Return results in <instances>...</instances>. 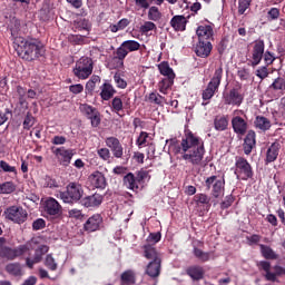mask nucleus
I'll return each mask as SVG.
<instances>
[{
    "instance_id": "1",
    "label": "nucleus",
    "mask_w": 285,
    "mask_h": 285,
    "mask_svg": "<svg viewBox=\"0 0 285 285\" xmlns=\"http://www.w3.org/2000/svg\"><path fill=\"white\" fill-rule=\"evenodd\" d=\"M173 153L179 155L180 159L188 161L191 166H202L204 155H206L204 139L194 135L190 130L186 131L180 144L174 145Z\"/></svg>"
},
{
    "instance_id": "2",
    "label": "nucleus",
    "mask_w": 285,
    "mask_h": 285,
    "mask_svg": "<svg viewBox=\"0 0 285 285\" xmlns=\"http://www.w3.org/2000/svg\"><path fill=\"white\" fill-rule=\"evenodd\" d=\"M19 35V29L11 28V37H13V48L16 52L24 59L26 61H35V59H39V57H43V46L40 45L37 40H27L26 38Z\"/></svg>"
},
{
    "instance_id": "3",
    "label": "nucleus",
    "mask_w": 285,
    "mask_h": 285,
    "mask_svg": "<svg viewBox=\"0 0 285 285\" xmlns=\"http://www.w3.org/2000/svg\"><path fill=\"white\" fill-rule=\"evenodd\" d=\"M141 48V45L137 40H126L120 47L115 50V47H110V50H114L110 56L109 66L115 70L117 68H124V60L128 57V52H137Z\"/></svg>"
},
{
    "instance_id": "4",
    "label": "nucleus",
    "mask_w": 285,
    "mask_h": 285,
    "mask_svg": "<svg viewBox=\"0 0 285 285\" xmlns=\"http://www.w3.org/2000/svg\"><path fill=\"white\" fill-rule=\"evenodd\" d=\"M6 238L0 237V257H2V259H9V262H12L17 259V257H21L22 255H26V253H30V250H32V242L19 245L16 248L6 246Z\"/></svg>"
},
{
    "instance_id": "5",
    "label": "nucleus",
    "mask_w": 285,
    "mask_h": 285,
    "mask_svg": "<svg viewBox=\"0 0 285 285\" xmlns=\"http://www.w3.org/2000/svg\"><path fill=\"white\" fill-rule=\"evenodd\" d=\"M56 197L61 199L63 204H75L83 197V188L77 183H70L66 191H58Z\"/></svg>"
},
{
    "instance_id": "6",
    "label": "nucleus",
    "mask_w": 285,
    "mask_h": 285,
    "mask_svg": "<svg viewBox=\"0 0 285 285\" xmlns=\"http://www.w3.org/2000/svg\"><path fill=\"white\" fill-rule=\"evenodd\" d=\"M224 77V68L218 67L205 90H203L202 97L204 101H210L215 97L216 92H219V86H222V79Z\"/></svg>"
},
{
    "instance_id": "7",
    "label": "nucleus",
    "mask_w": 285,
    "mask_h": 285,
    "mask_svg": "<svg viewBox=\"0 0 285 285\" xmlns=\"http://www.w3.org/2000/svg\"><path fill=\"white\" fill-rule=\"evenodd\" d=\"M237 179H242L243 181H248V179H253V166L250 163L242 156L236 157L235 161V171Z\"/></svg>"
},
{
    "instance_id": "8",
    "label": "nucleus",
    "mask_w": 285,
    "mask_h": 285,
    "mask_svg": "<svg viewBox=\"0 0 285 285\" xmlns=\"http://www.w3.org/2000/svg\"><path fill=\"white\" fill-rule=\"evenodd\" d=\"M94 62H92V58H88V57H81L77 62L76 66L72 70L75 77H77V79H88V77H90V75H92V70H94Z\"/></svg>"
},
{
    "instance_id": "9",
    "label": "nucleus",
    "mask_w": 285,
    "mask_h": 285,
    "mask_svg": "<svg viewBox=\"0 0 285 285\" xmlns=\"http://www.w3.org/2000/svg\"><path fill=\"white\" fill-rule=\"evenodd\" d=\"M257 267L259 268V271H264L265 272V279L266 282H279V279H277V277H282V275H285V268L279 266V265H275L273 267V269L275 272H271V262L267 261H261L257 263Z\"/></svg>"
},
{
    "instance_id": "10",
    "label": "nucleus",
    "mask_w": 285,
    "mask_h": 285,
    "mask_svg": "<svg viewBox=\"0 0 285 285\" xmlns=\"http://www.w3.org/2000/svg\"><path fill=\"white\" fill-rule=\"evenodd\" d=\"M205 186L207 190L212 188V197L214 199H219V197H224V190L226 186V180L223 178H217V176H209L205 180Z\"/></svg>"
},
{
    "instance_id": "11",
    "label": "nucleus",
    "mask_w": 285,
    "mask_h": 285,
    "mask_svg": "<svg viewBox=\"0 0 285 285\" xmlns=\"http://www.w3.org/2000/svg\"><path fill=\"white\" fill-rule=\"evenodd\" d=\"M4 216L13 224H23L28 219V212L23 207L11 206L4 210Z\"/></svg>"
},
{
    "instance_id": "12",
    "label": "nucleus",
    "mask_w": 285,
    "mask_h": 285,
    "mask_svg": "<svg viewBox=\"0 0 285 285\" xmlns=\"http://www.w3.org/2000/svg\"><path fill=\"white\" fill-rule=\"evenodd\" d=\"M266 52V42L263 39H257L252 43V61L250 66L255 68L262 63L264 53Z\"/></svg>"
},
{
    "instance_id": "13",
    "label": "nucleus",
    "mask_w": 285,
    "mask_h": 285,
    "mask_svg": "<svg viewBox=\"0 0 285 285\" xmlns=\"http://www.w3.org/2000/svg\"><path fill=\"white\" fill-rule=\"evenodd\" d=\"M223 101L225 106H242L244 104V95L239 91V88H232L229 91L223 94Z\"/></svg>"
},
{
    "instance_id": "14",
    "label": "nucleus",
    "mask_w": 285,
    "mask_h": 285,
    "mask_svg": "<svg viewBox=\"0 0 285 285\" xmlns=\"http://www.w3.org/2000/svg\"><path fill=\"white\" fill-rule=\"evenodd\" d=\"M51 150L61 166H70V161H72V157H75V149H66V147H52Z\"/></svg>"
},
{
    "instance_id": "15",
    "label": "nucleus",
    "mask_w": 285,
    "mask_h": 285,
    "mask_svg": "<svg viewBox=\"0 0 285 285\" xmlns=\"http://www.w3.org/2000/svg\"><path fill=\"white\" fill-rule=\"evenodd\" d=\"M80 111L82 112V115L87 117V119H90L91 126H94V128H97V126L101 124V116L99 115V111L97 110V108L90 105L83 104V105H80Z\"/></svg>"
},
{
    "instance_id": "16",
    "label": "nucleus",
    "mask_w": 285,
    "mask_h": 285,
    "mask_svg": "<svg viewBox=\"0 0 285 285\" xmlns=\"http://www.w3.org/2000/svg\"><path fill=\"white\" fill-rule=\"evenodd\" d=\"M198 41H215V30L210 24H200L196 29Z\"/></svg>"
},
{
    "instance_id": "17",
    "label": "nucleus",
    "mask_w": 285,
    "mask_h": 285,
    "mask_svg": "<svg viewBox=\"0 0 285 285\" xmlns=\"http://www.w3.org/2000/svg\"><path fill=\"white\" fill-rule=\"evenodd\" d=\"M102 225L104 217H101V214H95L86 220V223L83 224V229L87 233H95L97 230H100Z\"/></svg>"
},
{
    "instance_id": "18",
    "label": "nucleus",
    "mask_w": 285,
    "mask_h": 285,
    "mask_svg": "<svg viewBox=\"0 0 285 285\" xmlns=\"http://www.w3.org/2000/svg\"><path fill=\"white\" fill-rule=\"evenodd\" d=\"M210 52H213V42L198 40L195 47L196 57H200V59H208Z\"/></svg>"
},
{
    "instance_id": "19",
    "label": "nucleus",
    "mask_w": 285,
    "mask_h": 285,
    "mask_svg": "<svg viewBox=\"0 0 285 285\" xmlns=\"http://www.w3.org/2000/svg\"><path fill=\"white\" fill-rule=\"evenodd\" d=\"M108 148L115 159L124 158V145L115 137L108 138Z\"/></svg>"
},
{
    "instance_id": "20",
    "label": "nucleus",
    "mask_w": 285,
    "mask_h": 285,
    "mask_svg": "<svg viewBox=\"0 0 285 285\" xmlns=\"http://www.w3.org/2000/svg\"><path fill=\"white\" fill-rule=\"evenodd\" d=\"M45 213L50 217H59L62 213L61 205L55 198H48L45 202Z\"/></svg>"
},
{
    "instance_id": "21",
    "label": "nucleus",
    "mask_w": 285,
    "mask_h": 285,
    "mask_svg": "<svg viewBox=\"0 0 285 285\" xmlns=\"http://www.w3.org/2000/svg\"><path fill=\"white\" fill-rule=\"evenodd\" d=\"M232 128L236 135L244 137L248 132V121L240 116H236L232 119Z\"/></svg>"
},
{
    "instance_id": "22",
    "label": "nucleus",
    "mask_w": 285,
    "mask_h": 285,
    "mask_svg": "<svg viewBox=\"0 0 285 285\" xmlns=\"http://www.w3.org/2000/svg\"><path fill=\"white\" fill-rule=\"evenodd\" d=\"M256 137L257 135L255 134V130L247 131L243 142V150L245 155H250V153H253V148L257 146Z\"/></svg>"
},
{
    "instance_id": "23",
    "label": "nucleus",
    "mask_w": 285,
    "mask_h": 285,
    "mask_svg": "<svg viewBox=\"0 0 285 285\" xmlns=\"http://www.w3.org/2000/svg\"><path fill=\"white\" fill-rule=\"evenodd\" d=\"M49 247L48 245H41L39 248L36 249L33 258L27 257L26 258V264L28 268H32L35 264H39L41 262L43 255L48 253Z\"/></svg>"
},
{
    "instance_id": "24",
    "label": "nucleus",
    "mask_w": 285,
    "mask_h": 285,
    "mask_svg": "<svg viewBox=\"0 0 285 285\" xmlns=\"http://www.w3.org/2000/svg\"><path fill=\"white\" fill-rule=\"evenodd\" d=\"M187 23L188 19H186L184 16H174L169 21V24L175 32L186 31Z\"/></svg>"
},
{
    "instance_id": "25",
    "label": "nucleus",
    "mask_w": 285,
    "mask_h": 285,
    "mask_svg": "<svg viewBox=\"0 0 285 285\" xmlns=\"http://www.w3.org/2000/svg\"><path fill=\"white\" fill-rule=\"evenodd\" d=\"M186 275L193 279V282H200V279H204V275H206V272L204 271V267L199 265H191L187 267Z\"/></svg>"
},
{
    "instance_id": "26",
    "label": "nucleus",
    "mask_w": 285,
    "mask_h": 285,
    "mask_svg": "<svg viewBox=\"0 0 285 285\" xmlns=\"http://www.w3.org/2000/svg\"><path fill=\"white\" fill-rule=\"evenodd\" d=\"M146 275L156 279L161 275V259L160 261H150L145 271Z\"/></svg>"
},
{
    "instance_id": "27",
    "label": "nucleus",
    "mask_w": 285,
    "mask_h": 285,
    "mask_svg": "<svg viewBox=\"0 0 285 285\" xmlns=\"http://www.w3.org/2000/svg\"><path fill=\"white\" fill-rule=\"evenodd\" d=\"M144 257L146 259H150V262H159L161 261V254L157 252L155 246L147 244L142 246Z\"/></svg>"
},
{
    "instance_id": "28",
    "label": "nucleus",
    "mask_w": 285,
    "mask_h": 285,
    "mask_svg": "<svg viewBox=\"0 0 285 285\" xmlns=\"http://www.w3.org/2000/svg\"><path fill=\"white\" fill-rule=\"evenodd\" d=\"M89 181L94 186V188H100V189L106 188V176H104L101 171H94L89 176Z\"/></svg>"
},
{
    "instance_id": "29",
    "label": "nucleus",
    "mask_w": 285,
    "mask_h": 285,
    "mask_svg": "<svg viewBox=\"0 0 285 285\" xmlns=\"http://www.w3.org/2000/svg\"><path fill=\"white\" fill-rule=\"evenodd\" d=\"M101 202L104 198L99 194H94L91 196H87L82 199L81 204L85 208H95L97 206H101Z\"/></svg>"
},
{
    "instance_id": "30",
    "label": "nucleus",
    "mask_w": 285,
    "mask_h": 285,
    "mask_svg": "<svg viewBox=\"0 0 285 285\" xmlns=\"http://www.w3.org/2000/svg\"><path fill=\"white\" fill-rule=\"evenodd\" d=\"M277 157H279V142H273L267 149L265 164H273L277 160Z\"/></svg>"
},
{
    "instance_id": "31",
    "label": "nucleus",
    "mask_w": 285,
    "mask_h": 285,
    "mask_svg": "<svg viewBox=\"0 0 285 285\" xmlns=\"http://www.w3.org/2000/svg\"><path fill=\"white\" fill-rule=\"evenodd\" d=\"M4 271L12 275L13 277H22L23 276V267H21L20 263H9L6 265Z\"/></svg>"
},
{
    "instance_id": "32",
    "label": "nucleus",
    "mask_w": 285,
    "mask_h": 285,
    "mask_svg": "<svg viewBox=\"0 0 285 285\" xmlns=\"http://www.w3.org/2000/svg\"><path fill=\"white\" fill-rule=\"evenodd\" d=\"M137 284V276L132 269L125 271L120 275V285H135Z\"/></svg>"
},
{
    "instance_id": "33",
    "label": "nucleus",
    "mask_w": 285,
    "mask_h": 285,
    "mask_svg": "<svg viewBox=\"0 0 285 285\" xmlns=\"http://www.w3.org/2000/svg\"><path fill=\"white\" fill-rule=\"evenodd\" d=\"M254 126L258 130L266 132V130H271V120L264 116H256L254 120Z\"/></svg>"
},
{
    "instance_id": "34",
    "label": "nucleus",
    "mask_w": 285,
    "mask_h": 285,
    "mask_svg": "<svg viewBox=\"0 0 285 285\" xmlns=\"http://www.w3.org/2000/svg\"><path fill=\"white\" fill-rule=\"evenodd\" d=\"M214 128L218 132L228 130V116H216L214 119Z\"/></svg>"
},
{
    "instance_id": "35",
    "label": "nucleus",
    "mask_w": 285,
    "mask_h": 285,
    "mask_svg": "<svg viewBox=\"0 0 285 285\" xmlns=\"http://www.w3.org/2000/svg\"><path fill=\"white\" fill-rule=\"evenodd\" d=\"M139 183H137V177L135 176V174L132 173H128L125 177H124V185L126 186V188H128L129 190H139Z\"/></svg>"
},
{
    "instance_id": "36",
    "label": "nucleus",
    "mask_w": 285,
    "mask_h": 285,
    "mask_svg": "<svg viewBox=\"0 0 285 285\" xmlns=\"http://www.w3.org/2000/svg\"><path fill=\"white\" fill-rule=\"evenodd\" d=\"M173 83H175L174 77L164 78L161 81L158 82V90L163 95H168L169 88H173Z\"/></svg>"
},
{
    "instance_id": "37",
    "label": "nucleus",
    "mask_w": 285,
    "mask_h": 285,
    "mask_svg": "<svg viewBox=\"0 0 285 285\" xmlns=\"http://www.w3.org/2000/svg\"><path fill=\"white\" fill-rule=\"evenodd\" d=\"M261 246V253L264 257V259H279V255L271 248V246L267 245H259Z\"/></svg>"
},
{
    "instance_id": "38",
    "label": "nucleus",
    "mask_w": 285,
    "mask_h": 285,
    "mask_svg": "<svg viewBox=\"0 0 285 285\" xmlns=\"http://www.w3.org/2000/svg\"><path fill=\"white\" fill-rule=\"evenodd\" d=\"M158 70L160 72V75H163L164 77H174L175 78V71L173 70V68H170V65L168 63V61H163L158 65Z\"/></svg>"
},
{
    "instance_id": "39",
    "label": "nucleus",
    "mask_w": 285,
    "mask_h": 285,
    "mask_svg": "<svg viewBox=\"0 0 285 285\" xmlns=\"http://www.w3.org/2000/svg\"><path fill=\"white\" fill-rule=\"evenodd\" d=\"M97 83H101V78L99 76H92L86 83L85 90L87 95H92Z\"/></svg>"
},
{
    "instance_id": "40",
    "label": "nucleus",
    "mask_w": 285,
    "mask_h": 285,
    "mask_svg": "<svg viewBox=\"0 0 285 285\" xmlns=\"http://www.w3.org/2000/svg\"><path fill=\"white\" fill-rule=\"evenodd\" d=\"M194 204H196V206L210 207V196H208L206 194H196L194 196Z\"/></svg>"
},
{
    "instance_id": "41",
    "label": "nucleus",
    "mask_w": 285,
    "mask_h": 285,
    "mask_svg": "<svg viewBox=\"0 0 285 285\" xmlns=\"http://www.w3.org/2000/svg\"><path fill=\"white\" fill-rule=\"evenodd\" d=\"M111 112H116V115H119L121 110H124V100L119 96H116L111 104L109 105Z\"/></svg>"
},
{
    "instance_id": "42",
    "label": "nucleus",
    "mask_w": 285,
    "mask_h": 285,
    "mask_svg": "<svg viewBox=\"0 0 285 285\" xmlns=\"http://www.w3.org/2000/svg\"><path fill=\"white\" fill-rule=\"evenodd\" d=\"M147 17L149 19V21H160L161 20V11H159V8L158 7H149V10H148V13H147Z\"/></svg>"
},
{
    "instance_id": "43",
    "label": "nucleus",
    "mask_w": 285,
    "mask_h": 285,
    "mask_svg": "<svg viewBox=\"0 0 285 285\" xmlns=\"http://www.w3.org/2000/svg\"><path fill=\"white\" fill-rule=\"evenodd\" d=\"M17 190V185L12 181L0 184V195H10Z\"/></svg>"
},
{
    "instance_id": "44",
    "label": "nucleus",
    "mask_w": 285,
    "mask_h": 285,
    "mask_svg": "<svg viewBox=\"0 0 285 285\" xmlns=\"http://www.w3.org/2000/svg\"><path fill=\"white\" fill-rule=\"evenodd\" d=\"M269 90H276L284 92L285 90V78L278 77L276 78L273 83L269 86Z\"/></svg>"
},
{
    "instance_id": "45",
    "label": "nucleus",
    "mask_w": 285,
    "mask_h": 285,
    "mask_svg": "<svg viewBox=\"0 0 285 285\" xmlns=\"http://www.w3.org/2000/svg\"><path fill=\"white\" fill-rule=\"evenodd\" d=\"M149 101L150 104H156V106H164V104H166V97L156 94V92H151L149 94Z\"/></svg>"
},
{
    "instance_id": "46",
    "label": "nucleus",
    "mask_w": 285,
    "mask_h": 285,
    "mask_svg": "<svg viewBox=\"0 0 285 285\" xmlns=\"http://www.w3.org/2000/svg\"><path fill=\"white\" fill-rule=\"evenodd\" d=\"M146 179L150 181V171L140 169L136 173V181L138 184H146Z\"/></svg>"
},
{
    "instance_id": "47",
    "label": "nucleus",
    "mask_w": 285,
    "mask_h": 285,
    "mask_svg": "<svg viewBox=\"0 0 285 285\" xmlns=\"http://www.w3.org/2000/svg\"><path fill=\"white\" fill-rule=\"evenodd\" d=\"M194 255L197 257V259H200V262H210V252H204L195 247Z\"/></svg>"
},
{
    "instance_id": "48",
    "label": "nucleus",
    "mask_w": 285,
    "mask_h": 285,
    "mask_svg": "<svg viewBox=\"0 0 285 285\" xmlns=\"http://www.w3.org/2000/svg\"><path fill=\"white\" fill-rule=\"evenodd\" d=\"M253 0H238V14H246L247 10H250Z\"/></svg>"
},
{
    "instance_id": "49",
    "label": "nucleus",
    "mask_w": 285,
    "mask_h": 285,
    "mask_svg": "<svg viewBox=\"0 0 285 285\" xmlns=\"http://www.w3.org/2000/svg\"><path fill=\"white\" fill-rule=\"evenodd\" d=\"M114 81L117 88H120L121 90H126V88H128V82L124 78H121L120 72H116L114 75Z\"/></svg>"
},
{
    "instance_id": "50",
    "label": "nucleus",
    "mask_w": 285,
    "mask_h": 285,
    "mask_svg": "<svg viewBox=\"0 0 285 285\" xmlns=\"http://www.w3.org/2000/svg\"><path fill=\"white\" fill-rule=\"evenodd\" d=\"M85 40H86V36H81V35H70L68 37V41L76 46H81V43H83Z\"/></svg>"
},
{
    "instance_id": "51",
    "label": "nucleus",
    "mask_w": 285,
    "mask_h": 285,
    "mask_svg": "<svg viewBox=\"0 0 285 285\" xmlns=\"http://www.w3.org/2000/svg\"><path fill=\"white\" fill-rule=\"evenodd\" d=\"M33 126H35V116L28 112L23 120V128L24 130H30Z\"/></svg>"
},
{
    "instance_id": "52",
    "label": "nucleus",
    "mask_w": 285,
    "mask_h": 285,
    "mask_svg": "<svg viewBox=\"0 0 285 285\" xmlns=\"http://www.w3.org/2000/svg\"><path fill=\"white\" fill-rule=\"evenodd\" d=\"M151 30H157V24H155L153 21H146L140 27V32H142V35H147V32H151Z\"/></svg>"
},
{
    "instance_id": "53",
    "label": "nucleus",
    "mask_w": 285,
    "mask_h": 285,
    "mask_svg": "<svg viewBox=\"0 0 285 285\" xmlns=\"http://www.w3.org/2000/svg\"><path fill=\"white\" fill-rule=\"evenodd\" d=\"M234 203H235V196L227 195L225 199L220 203V208L223 210H226V208H230V206H233Z\"/></svg>"
},
{
    "instance_id": "54",
    "label": "nucleus",
    "mask_w": 285,
    "mask_h": 285,
    "mask_svg": "<svg viewBox=\"0 0 285 285\" xmlns=\"http://www.w3.org/2000/svg\"><path fill=\"white\" fill-rule=\"evenodd\" d=\"M263 59H264L266 66H273V63L275 62V59H277V57H275V53L266 50L265 53L263 55Z\"/></svg>"
},
{
    "instance_id": "55",
    "label": "nucleus",
    "mask_w": 285,
    "mask_h": 285,
    "mask_svg": "<svg viewBox=\"0 0 285 285\" xmlns=\"http://www.w3.org/2000/svg\"><path fill=\"white\" fill-rule=\"evenodd\" d=\"M279 19V9L271 8L267 12V21H277Z\"/></svg>"
},
{
    "instance_id": "56",
    "label": "nucleus",
    "mask_w": 285,
    "mask_h": 285,
    "mask_svg": "<svg viewBox=\"0 0 285 285\" xmlns=\"http://www.w3.org/2000/svg\"><path fill=\"white\" fill-rule=\"evenodd\" d=\"M45 266L49 268V271H57V262H55V258L52 255L48 254L45 261Z\"/></svg>"
},
{
    "instance_id": "57",
    "label": "nucleus",
    "mask_w": 285,
    "mask_h": 285,
    "mask_svg": "<svg viewBox=\"0 0 285 285\" xmlns=\"http://www.w3.org/2000/svg\"><path fill=\"white\" fill-rule=\"evenodd\" d=\"M0 168H2L3 173H14V175H17V167L10 166V164L4 160H0Z\"/></svg>"
},
{
    "instance_id": "58",
    "label": "nucleus",
    "mask_w": 285,
    "mask_h": 285,
    "mask_svg": "<svg viewBox=\"0 0 285 285\" xmlns=\"http://www.w3.org/2000/svg\"><path fill=\"white\" fill-rule=\"evenodd\" d=\"M45 188H59V183L50 176L45 177Z\"/></svg>"
},
{
    "instance_id": "59",
    "label": "nucleus",
    "mask_w": 285,
    "mask_h": 285,
    "mask_svg": "<svg viewBox=\"0 0 285 285\" xmlns=\"http://www.w3.org/2000/svg\"><path fill=\"white\" fill-rule=\"evenodd\" d=\"M256 77H258V79H266L268 77V67L264 66L261 67L256 70Z\"/></svg>"
},
{
    "instance_id": "60",
    "label": "nucleus",
    "mask_w": 285,
    "mask_h": 285,
    "mask_svg": "<svg viewBox=\"0 0 285 285\" xmlns=\"http://www.w3.org/2000/svg\"><path fill=\"white\" fill-rule=\"evenodd\" d=\"M237 76L240 79V81H246L248 77H250V70L242 68L237 71Z\"/></svg>"
},
{
    "instance_id": "61",
    "label": "nucleus",
    "mask_w": 285,
    "mask_h": 285,
    "mask_svg": "<svg viewBox=\"0 0 285 285\" xmlns=\"http://www.w3.org/2000/svg\"><path fill=\"white\" fill-rule=\"evenodd\" d=\"M33 230H42V228H46V220L42 218H38L32 223Z\"/></svg>"
},
{
    "instance_id": "62",
    "label": "nucleus",
    "mask_w": 285,
    "mask_h": 285,
    "mask_svg": "<svg viewBox=\"0 0 285 285\" xmlns=\"http://www.w3.org/2000/svg\"><path fill=\"white\" fill-rule=\"evenodd\" d=\"M148 141V132L141 131L138 139L136 140L137 146H146Z\"/></svg>"
},
{
    "instance_id": "63",
    "label": "nucleus",
    "mask_w": 285,
    "mask_h": 285,
    "mask_svg": "<svg viewBox=\"0 0 285 285\" xmlns=\"http://www.w3.org/2000/svg\"><path fill=\"white\" fill-rule=\"evenodd\" d=\"M9 115H12V111L9 108H6L4 111H0V126H3L9 119Z\"/></svg>"
},
{
    "instance_id": "64",
    "label": "nucleus",
    "mask_w": 285,
    "mask_h": 285,
    "mask_svg": "<svg viewBox=\"0 0 285 285\" xmlns=\"http://www.w3.org/2000/svg\"><path fill=\"white\" fill-rule=\"evenodd\" d=\"M69 90L72 92V95H81V92H83V85H71L69 86Z\"/></svg>"
}]
</instances>
